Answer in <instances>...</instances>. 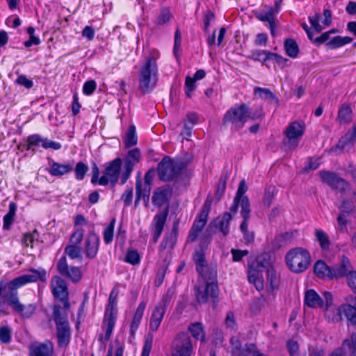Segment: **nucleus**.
I'll return each instance as SVG.
<instances>
[{
  "instance_id": "49",
  "label": "nucleus",
  "mask_w": 356,
  "mask_h": 356,
  "mask_svg": "<svg viewBox=\"0 0 356 356\" xmlns=\"http://www.w3.org/2000/svg\"><path fill=\"white\" fill-rule=\"evenodd\" d=\"M280 10L279 3H276L275 9H270L268 11L261 13L259 15L258 18L262 22H268V24H271L275 21V15Z\"/></svg>"
},
{
  "instance_id": "13",
  "label": "nucleus",
  "mask_w": 356,
  "mask_h": 356,
  "mask_svg": "<svg viewBox=\"0 0 356 356\" xmlns=\"http://www.w3.org/2000/svg\"><path fill=\"white\" fill-rule=\"evenodd\" d=\"M319 177L323 183L334 190L343 192L348 187V182L344 179L340 177L336 172L321 170L319 172Z\"/></svg>"
},
{
  "instance_id": "17",
  "label": "nucleus",
  "mask_w": 356,
  "mask_h": 356,
  "mask_svg": "<svg viewBox=\"0 0 356 356\" xmlns=\"http://www.w3.org/2000/svg\"><path fill=\"white\" fill-rule=\"evenodd\" d=\"M210 241V239L207 236H204L202 238L199 247L195 250L193 254V260L195 261L196 270L198 273H202L203 269L207 266V262L205 258V250Z\"/></svg>"
},
{
  "instance_id": "63",
  "label": "nucleus",
  "mask_w": 356,
  "mask_h": 356,
  "mask_svg": "<svg viewBox=\"0 0 356 356\" xmlns=\"http://www.w3.org/2000/svg\"><path fill=\"white\" fill-rule=\"evenodd\" d=\"M97 87L96 82L94 80L86 81L83 87V91L85 95H90L95 90Z\"/></svg>"
},
{
  "instance_id": "34",
  "label": "nucleus",
  "mask_w": 356,
  "mask_h": 356,
  "mask_svg": "<svg viewBox=\"0 0 356 356\" xmlns=\"http://www.w3.org/2000/svg\"><path fill=\"white\" fill-rule=\"evenodd\" d=\"M356 140V124L353 127L351 131H348L343 138H341L336 148L343 149L348 144L353 145Z\"/></svg>"
},
{
  "instance_id": "40",
  "label": "nucleus",
  "mask_w": 356,
  "mask_h": 356,
  "mask_svg": "<svg viewBox=\"0 0 356 356\" xmlns=\"http://www.w3.org/2000/svg\"><path fill=\"white\" fill-rule=\"evenodd\" d=\"M250 208H248V202L246 200L243 203V209L241 211V216L243 218V221L240 225V230L241 232L248 231V220L250 218Z\"/></svg>"
},
{
  "instance_id": "20",
  "label": "nucleus",
  "mask_w": 356,
  "mask_h": 356,
  "mask_svg": "<svg viewBox=\"0 0 356 356\" xmlns=\"http://www.w3.org/2000/svg\"><path fill=\"white\" fill-rule=\"evenodd\" d=\"M172 190L169 185H165L159 188H157L153 193L152 200V203L158 207H161L165 204L168 205L170 199L172 196Z\"/></svg>"
},
{
  "instance_id": "58",
  "label": "nucleus",
  "mask_w": 356,
  "mask_h": 356,
  "mask_svg": "<svg viewBox=\"0 0 356 356\" xmlns=\"http://www.w3.org/2000/svg\"><path fill=\"white\" fill-rule=\"evenodd\" d=\"M187 121L191 124L190 125L188 124L187 123H185L184 124V127H185V129H186V134L187 136H190L191 135V130L193 127V126L197 123V115L196 113H189L187 116Z\"/></svg>"
},
{
  "instance_id": "12",
  "label": "nucleus",
  "mask_w": 356,
  "mask_h": 356,
  "mask_svg": "<svg viewBox=\"0 0 356 356\" xmlns=\"http://www.w3.org/2000/svg\"><path fill=\"white\" fill-rule=\"evenodd\" d=\"M232 220V215L231 213L224 212L221 216L217 217L210 223L204 236L210 239L211 235L214 233L213 229H218L224 236H227L229 233V222Z\"/></svg>"
},
{
  "instance_id": "59",
  "label": "nucleus",
  "mask_w": 356,
  "mask_h": 356,
  "mask_svg": "<svg viewBox=\"0 0 356 356\" xmlns=\"http://www.w3.org/2000/svg\"><path fill=\"white\" fill-rule=\"evenodd\" d=\"M195 80L193 79L190 76H187L185 80V89H186V95L188 97H191L192 92L195 89L196 84Z\"/></svg>"
},
{
  "instance_id": "61",
  "label": "nucleus",
  "mask_w": 356,
  "mask_h": 356,
  "mask_svg": "<svg viewBox=\"0 0 356 356\" xmlns=\"http://www.w3.org/2000/svg\"><path fill=\"white\" fill-rule=\"evenodd\" d=\"M241 355H243V356H248V355L250 356H257V355L263 354L257 350L256 345L250 343L245 345V348L241 352Z\"/></svg>"
},
{
  "instance_id": "36",
  "label": "nucleus",
  "mask_w": 356,
  "mask_h": 356,
  "mask_svg": "<svg viewBox=\"0 0 356 356\" xmlns=\"http://www.w3.org/2000/svg\"><path fill=\"white\" fill-rule=\"evenodd\" d=\"M284 49L286 54L291 58H296L299 53V47L295 40L288 38L284 41Z\"/></svg>"
},
{
  "instance_id": "26",
  "label": "nucleus",
  "mask_w": 356,
  "mask_h": 356,
  "mask_svg": "<svg viewBox=\"0 0 356 356\" xmlns=\"http://www.w3.org/2000/svg\"><path fill=\"white\" fill-rule=\"evenodd\" d=\"M151 192V186L148 184H144V187H142V181L138 178L136 181V200L135 206H137L141 198L143 199L145 202H148L149 200Z\"/></svg>"
},
{
  "instance_id": "23",
  "label": "nucleus",
  "mask_w": 356,
  "mask_h": 356,
  "mask_svg": "<svg viewBox=\"0 0 356 356\" xmlns=\"http://www.w3.org/2000/svg\"><path fill=\"white\" fill-rule=\"evenodd\" d=\"M49 165L47 170L51 175L54 177H61L73 170V164L70 162L62 164L49 159Z\"/></svg>"
},
{
  "instance_id": "35",
  "label": "nucleus",
  "mask_w": 356,
  "mask_h": 356,
  "mask_svg": "<svg viewBox=\"0 0 356 356\" xmlns=\"http://www.w3.org/2000/svg\"><path fill=\"white\" fill-rule=\"evenodd\" d=\"M261 269L257 268V270L251 269L248 271V280L250 283L254 284L257 290L260 291L264 288V281L259 277V272Z\"/></svg>"
},
{
  "instance_id": "31",
  "label": "nucleus",
  "mask_w": 356,
  "mask_h": 356,
  "mask_svg": "<svg viewBox=\"0 0 356 356\" xmlns=\"http://www.w3.org/2000/svg\"><path fill=\"white\" fill-rule=\"evenodd\" d=\"M165 313V310L161 307L155 306L154 309L152 314L149 323V329L155 332L159 327L163 316Z\"/></svg>"
},
{
  "instance_id": "54",
  "label": "nucleus",
  "mask_w": 356,
  "mask_h": 356,
  "mask_svg": "<svg viewBox=\"0 0 356 356\" xmlns=\"http://www.w3.org/2000/svg\"><path fill=\"white\" fill-rule=\"evenodd\" d=\"M226 188V177H221L219 179L218 183L216 186V193H215V198L217 202L220 201L221 197L223 196L225 193Z\"/></svg>"
},
{
  "instance_id": "46",
  "label": "nucleus",
  "mask_w": 356,
  "mask_h": 356,
  "mask_svg": "<svg viewBox=\"0 0 356 356\" xmlns=\"http://www.w3.org/2000/svg\"><path fill=\"white\" fill-rule=\"evenodd\" d=\"M175 293V287L174 286H170L166 292L163 294L161 301L156 306L161 307L166 311L167 307L170 303L172 297Z\"/></svg>"
},
{
  "instance_id": "38",
  "label": "nucleus",
  "mask_w": 356,
  "mask_h": 356,
  "mask_svg": "<svg viewBox=\"0 0 356 356\" xmlns=\"http://www.w3.org/2000/svg\"><path fill=\"white\" fill-rule=\"evenodd\" d=\"M352 41L353 38L348 36H335L327 42L326 45L328 46L330 49H334L350 43Z\"/></svg>"
},
{
  "instance_id": "51",
  "label": "nucleus",
  "mask_w": 356,
  "mask_h": 356,
  "mask_svg": "<svg viewBox=\"0 0 356 356\" xmlns=\"http://www.w3.org/2000/svg\"><path fill=\"white\" fill-rule=\"evenodd\" d=\"M271 52L266 50H257L252 52V58L253 60L264 63L270 60Z\"/></svg>"
},
{
  "instance_id": "15",
  "label": "nucleus",
  "mask_w": 356,
  "mask_h": 356,
  "mask_svg": "<svg viewBox=\"0 0 356 356\" xmlns=\"http://www.w3.org/2000/svg\"><path fill=\"white\" fill-rule=\"evenodd\" d=\"M57 269L59 273L65 277L70 279L73 282H79L82 277L79 267L69 266L65 256H63L58 260Z\"/></svg>"
},
{
  "instance_id": "3",
  "label": "nucleus",
  "mask_w": 356,
  "mask_h": 356,
  "mask_svg": "<svg viewBox=\"0 0 356 356\" xmlns=\"http://www.w3.org/2000/svg\"><path fill=\"white\" fill-rule=\"evenodd\" d=\"M158 68L156 59L149 57L145 64L141 67L138 75V88L143 93L149 92L156 86Z\"/></svg>"
},
{
  "instance_id": "10",
  "label": "nucleus",
  "mask_w": 356,
  "mask_h": 356,
  "mask_svg": "<svg viewBox=\"0 0 356 356\" xmlns=\"http://www.w3.org/2000/svg\"><path fill=\"white\" fill-rule=\"evenodd\" d=\"M193 347L187 332H180L175 337L171 347L172 356H190Z\"/></svg>"
},
{
  "instance_id": "60",
  "label": "nucleus",
  "mask_w": 356,
  "mask_h": 356,
  "mask_svg": "<svg viewBox=\"0 0 356 356\" xmlns=\"http://www.w3.org/2000/svg\"><path fill=\"white\" fill-rule=\"evenodd\" d=\"M167 268L168 264L163 265L159 268L154 280V285L156 287H159L162 284Z\"/></svg>"
},
{
  "instance_id": "5",
  "label": "nucleus",
  "mask_w": 356,
  "mask_h": 356,
  "mask_svg": "<svg viewBox=\"0 0 356 356\" xmlns=\"http://www.w3.org/2000/svg\"><path fill=\"white\" fill-rule=\"evenodd\" d=\"M187 166L183 160L173 161L170 156H165L158 164L157 172L159 179L164 181H172L177 178Z\"/></svg>"
},
{
  "instance_id": "45",
  "label": "nucleus",
  "mask_w": 356,
  "mask_h": 356,
  "mask_svg": "<svg viewBox=\"0 0 356 356\" xmlns=\"http://www.w3.org/2000/svg\"><path fill=\"white\" fill-rule=\"evenodd\" d=\"M247 189H248V188L245 185V180L244 179L241 180L239 183L236 194L234 197L240 200L241 201L242 200L241 209H243V205L245 200L248 202V208H250V200L247 196L244 195L245 193L247 191Z\"/></svg>"
},
{
  "instance_id": "16",
  "label": "nucleus",
  "mask_w": 356,
  "mask_h": 356,
  "mask_svg": "<svg viewBox=\"0 0 356 356\" xmlns=\"http://www.w3.org/2000/svg\"><path fill=\"white\" fill-rule=\"evenodd\" d=\"M331 280H339L344 277L348 279V275L353 271V268L348 258L343 255L339 264L331 266Z\"/></svg>"
},
{
  "instance_id": "24",
  "label": "nucleus",
  "mask_w": 356,
  "mask_h": 356,
  "mask_svg": "<svg viewBox=\"0 0 356 356\" xmlns=\"http://www.w3.org/2000/svg\"><path fill=\"white\" fill-rule=\"evenodd\" d=\"M168 207L165 209V210L161 213H158L154 216V231L153 234V242L156 243L159 237L161 236L163 227L168 216Z\"/></svg>"
},
{
  "instance_id": "25",
  "label": "nucleus",
  "mask_w": 356,
  "mask_h": 356,
  "mask_svg": "<svg viewBox=\"0 0 356 356\" xmlns=\"http://www.w3.org/2000/svg\"><path fill=\"white\" fill-rule=\"evenodd\" d=\"M208 217L203 216L202 215L200 214L197 217V218L195 220L189 235L188 236V241L193 242L195 241L200 233L202 231L203 228L204 227L207 222Z\"/></svg>"
},
{
  "instance_id": "18",
  "label": "nucleus",
  "mask_w": 356,
  "mask_h": 356,
  "mask_svg": "<svg viewBox=\"0 0 356 356\" xmlns=\"http://www.w3.org/2000/svg\"><path fill=\"white\" fill-rule=\"evenodd\" d=\"M257 268L261 269V270L263 268L266 270L267 282L270 284L272 290L278 286L280 276L274 266L266 258H264L262 260L261 259H257Z\"/></svg>"
},
{
  "instance_id": "56",
  "label": "nucleus",
  "mask_w": 356,
  "mask_h": 356,
  "mask_svg": "<svg viewBox=\"0 0 356 356\" xmlns=\"http://www.w3.org/2000/svg\"><path fill=\"white\" fill-rule=\"evenodd\" d=\"M124 261L130 264L136 265L139 264L140 257L136 250H131L127 251Z\"/></svg>"
},
{
  "instance_id": "57",
  "label": "nucleus",
  "mask_w": 356,
  "mask_h": 356,
  "mask_svg": "<svg viewBox=\"0 0 356 356\" xmlns=\"http://www.w3.org/2000/svg\"><path fill=\"white\" fill-rule=\"evenodd\" d=\"M12 331L8 326L0 327V341L3 343H9L11 341Z\"/></svg>"
},
{
  "instance_id": "4",
  "label": "nucleus",
  "mask_w": 356,
  "mask_h": 356,
  "mask_svg": "<svg viewBox=\"0 0 356 356\" xmlns=\"http://www.w3.org/2000/svg\"><path fill=\"white\" fill-rule=\"evenodd\" d=\"M288 268L295 273L305 271L311 264V256L309 251L303 248L291 249L285 256Z\"/></svg>"
},
{
  "instance_id": "32",
  "label": "nucleus",
  "mask_w": 356,
  "mask_h": 356,
  "mask_svg": "<svg viewBox=\"0 0 356 356\" xmlns=\"http://www.w3.org/2000/svg\"><path fill=\"white\" fill-rule=\"evenodd\" d=\"M178 227L179 222H174L171 233L165 236V238L163 239V242L161 244V247L163 250L166 248L172 249L174 248L177 242Z\"/></svg>"
},
{
  "instance_id": "52",
  "label": "nucleus",
  "mask_w": 356,
  "mask_h": 356,
  "mask_svg": "<svg viewBox=\"0 0 356 356\" xmlns=\"http://www.w3.org/2000/svg\"><path fill=\"white\" fill-rule=\"evenodd\" d=\"M115 223V219L113 218L104 231V241L106 244L110 243L113 241Z\"/></svg>"
},
{
  "instance_id": "62",
  "label": "nucleus",
  "mask_w": 356,
  "mask_h": 356,
  "mask_svg": "<svg viewBox=\"0 0 356 356\" xmlns=\"http://www.w3.org/2000/svg\"><path fill=\"white\" fill-rule=\"evenodd\" d=\"M84 230L82 228L76 229L70 237V242L74 245H79L83 240Z\"/></svg>"
},
{
  "instance_id": "6",
  "label": "nucleus",
  "mask_w": 356,
  "mask_h": 356,
  "mask_svg": "<svg viewBox=\"0 0 356 356\" xmlns=\"http://www.w3.org/2000/svg\"><path fill=\"white\" fill-rule=\"evenodd\" d=\"M344 315L348 321L352 325H356V307L348 304H344L336 309V314L332 317L333 322H339ZM343 346H348L352 356H356V334L352 335L350 339L343 341Z\"/></svg>"
},
{
  "instance_id": "47",
  "label": "nucleus",
  "mask_w": 356,
  "mask_h": 356,
  "mask_svg": "<svg viewBox=\"0 0 356 356\" xmlns=\"http://www.w3.org/2000/svg\"><path fill=\"white\" fill-rule=\"evenodd\" d=\"M65 254L72 259H82L81 248L78 246V245L71 244L67 245L65 248Z\"/></svg>"
},
{
  "instance_id": "14",
  "label": "nucleus",
  "mask_w": 356,
  "mask_h": 356,
  "mask_svg": "<svg viewBox=\"0 0 356 356\" xmlns=\"http://www.w3.org/2000/svg\"><path fill=\"white\" fill-rule=\"evenodd\" d=\"M140 160V152L138 148L128 152L124 159V170L120 176L121 184H124L129 178L134 167Z\"/></svg>"
},
{
  "instance_id": "8",
  "label": "nucleus",
  "mask_w": 356,
  "mask_h": 356,
  "mask_svg": "<svg viewBox=\"0 0 356 356\" xmlns=\"http://www.w3.org/2000/svg\"><path fill=\"white\" fill-rule=\"evenodd\" d=\"M305 124L294 121L286 127L284 134L285 138L282 140V148L286 151L295 149L305 132Z\"/></svg>"
},
{
  "instance_id": "22",
  "label": "nucleus",
  "mask_w": 356,
  "mask_h": 356,
  "mask_svg": "<svg viewBox=\"0 0 356 356\" xmlns=\"http://www.w3.org/2000/svg\"><path fill=\"white\" fill-rule=\"evenodd\" d=\"M51 287L55 298L60 300L68 298L67 286L64 280L58 276H54L51 280Z\"/></svg>"
},
{
  "instance_id": "48",
  "label": "nucleus",
  "mask_w": 356,
  "mask_h": 356,
  "mask_svg": "<svg viewBox=\"0 0 356 356\" xmlns=\"http://www.w3.org/2000/svg\"><path fill=\"white\" fill-rule=\"evenodd\" d=\"M199 274L206 280V283H216L217 271L215 268L207 266L203 269V273Z\"/></svg>"
},
{
  "instance_id": "21",
  "label": "nucleus",
  "mask_w": 356,
  "mask_h": 356,
  "mask_svg": "<svg viewBox=\"0 0 356 356\" xmlns=\"http://www.w3.org/2000/svg\"><path fill=\"white\" fill-rule=\"evenodd\" d=\"M99 246V237L93 232L87 235L84 243L86 256L88 259H94L98 252Z\"/></svg>"
},
{
  "instance_id": "33",
  "label": "nucleus",
  "mask_w": 356,
  "mask_h": 356,
  "mask_svg": "<svg viewBox=\"0 0 356 356\" xmlns=\"http://www.w3.org/2000/svg\"><path fill=\"white\" fill-rule=\"evenodd\" d=\"M337 120L340 124H348L351 122L352 110L348 104H344L339 108Z\"/></svg>"
},
{
  "instance_id": "9",
  "label": "nucleus",
  "mask_w": 356,
  "mask_h": 356,
  "mask_svg": "<svg viewBox=\"0 0 356 356\" xmlns=\"http://www.w3.org/2000/svg\"><path fill=\"white\" fill-rule=\"evenodd\" d=\"M121 168L122 159L120 158H115L108 163L102 172L103 175L100 177L99 185L106 186L110 184L111 188H113L120 178Z\"/></svg>"
},
{
  "instance_id": "29",
  "label": "nucleus",
  "mask_w": 356,
  "mask_h": 356,
  "mask_svg": "<svg viewBox=\"0 0 356 356\" xmlns=\"http://www.w3.org/2000/svg\"><path fill=\"white\" fill-rule=\"evenodd\" d=\"M254 94L259 97L267 101L269 104L275 105L276 107L279 105L278 98L268 88L257 87L254 88Z\"/></svg>"
},
{
  "instance_id": "30",
  "label": "nucleus",
  "mask_w": 356,
  "mask_h": 356,
  "mask_svg": "<svg viewBox=\"0 0 356 356\" xmlns=\"http://www.w3.org/2000/svg\"><path fill=\"white\" fill-rule=\"evenodd\" d=\"M314 271L319 278L331 280V266H327L323 260H318L315 263Z\"/></svg>"
},
{
  "instance_id": "55",
  "label": "nucleus",
  "mask_w": 356,
  "mask_h": 356,
  "mask_svg": "<svg viewBox=\"0 0 356 356\" xmlns=\"http://www.w3.org/2000/svg\"><path fill=\"white\" fill-rule=\"evenodd\" d=\"M88 171V166L83 162L76 163L74 172L76 179L83 180L85 175Z\"/></svg>"
},
{
  "instance_id": "27",
  "label": "nucleus",
  "mask_w": 356,
  "mask_h": 356,
  "mask_svg": "<svg viewBox=\"0 0 356 356\" xmlns=\"http://www.w3.org/2000/svg\"><path fill=\"white\" fill-rule=\"evenodd\" d=\"M145 307L146 303L145 302H141L134 313L132 321L130 325V334L132 337H134L135 333L141 322Z\"/></svg>"
},
{
  "instance_id": "1",
  "label": "nucleus",
  "mask_w": 356,
  "mask_h": 356,
  "mask_svg": "<svg viewBox=\"0 0 356 356\" xmlns=\"http://www.w3.org/2000/svg\"><path fill=\"white\" fill-rule=\"evenodd\" d=\"M263 115L262 109L258 108L252 111L246 104L231 108L224 115L222 123L224 125L232 124V129L236 131L241 129L248 120H256Z\"/></svg>"
},
{
  "instance_id": "50",
  "label": "nucleus",
  "mask_w": 356,
  "mask_h": 356,
  "mask_svg": "<svg viewBox=\"0 0 356 356\" xmlns=\"http://www.w3.org/2000/svg\"><path fill=\"white\" fill-rule=\"evenodd\" d=\"M43 141L44 138H42L38 134L31 135L27 138V144L26 145V149H32L33 151H34V147L38 146L40 145H42Z\"/></svg>"
},
{
  "instance_id": "2",
  "label": "nucleus",
  "mask_w": 356,
  "mask_h": 356,
  "mask_svg": "<svg viewBox=\"0 0 356 356\" xmlns=\"http://www.w3.org/2000/svg\"><path fill=\"white\" fill-rule=\"evenodd\" d=\"M53 314L56 327L58 346L60 348H65L71 339V330L67 312L63 311L60 305H55Z\"/></svg>"
},
{
  "instance_id": "37",
  "label": "nucleus",
  "mask_w": 356,
  "mask_h": 356,
  "mask_svg": "<svg viewBox=\"0 0 356 356\" xmlns=\"http://www.w3.org/2000/svg\"><path fill=\"white\" fill-rule=\"evenodd\" d=\"M17 210V205L14 202L9 204V211L3 217V228L5 230H8L14 221L15 212Z\"/></svg>"
},
{
  "instance_id": "42",
  "label": "nucleus",
  "mask_w": 356,
  "mask_h": 356,
  "mask_svg": "<svg viewBox=\"0 0 356 356\" xmlns=\"http://www.w3.org/2000/svg\"><path fill=\"white\" fill-rule=\"evenodd\" d=\"M137 136L136 134V127L134 125L129 126L126 134L124 145L126 147H130L137 144Z\"/></svg>"
},
{
  "instance_id": "41",
  "label": "nucleus",
  "mask_w": 356,
  "mask_h": 356,
  "mask_svg": "<svg viewBox=\"0 0 356 356\" xmlns=\"http://www.w3.org/2000/svg\"><path fill=\"white\" fill-rule=\"evenodd\" d=\"M277 192L276 188L273 186H270L266 188L262 200V204L265 207H270Z\"/></svg>"
},
{
  "instance_id": "44",
  "label": "nucleus",
  "mask_w": 356,
  "mask_h": 356,
  "mask_svg": "<svg viewBox=\"0 0 356 356\" xmlns=\"http://www.w3.org/2000/svg\"><path fill=\"white\" fill-rule=\"evenodd\" d=\"M314 234L317 241L320 244L321 248L323 250L329 249L330 243L326 233L322 229H316L314 231Z\"/></svg>"
},
{
  "instance_id": "7",
  "label": "nucleus",
  "mask_w": 356,
  "mask_h": 356,
  "mask_svg": "<svg viewBox=\"0 0 356 356\" xmlns=\"http://www.w3.org/2000/svg\"><path fill=\"white\" fill-rule=\"evenodd\" d=\"M117 297L118 292L113 289L109 296L102 324V328L105 330L104 341H108L110 339L115 325L118 314Z\"/></svg>"
},
{
  "instance_id": "39",
  "label": "nucleus",
  "mask_w": 356,
  "mask_h": 356,
  "mask_svg": "<svg viewBox=\"0 0 356 356\" xmlns=\"http://www.w3.org/2000/svg\"><path fill=\"white\" fill-rule=\"evenodd\" d=\"M188 330L192 336L196 339L203 341L204 339V332L203 325L201 323L196 322L191 323L188 327Z\"/></svg>"
},
{
  "instance_id": "64",
  "label": "nucleus",
  "mask_w": 356,
  "mask_h": 356,
  "mask_svg": "<svg viewBox=\"0 0 356 356\" xmlns=\"http://www.w3.org/2000/svg\"><path fill=\"white\" fill-rule=\"evenodd\" d=\"M230 342H231L232 345L233 346L232 355L233 356H240L241 355V343L240 341L235 337H232L230 339Z\"/></svg>"
},
{
  "instance_id": "19",
  "label": "nucleus",
  "mask_w": 356,
  "mask_h": 356,
  "mask_svg": "<svg viewBox=\"0 0 356 356\" xmlns=\"http://www.w3.org/2000/svg\"><path fill=\"white\" fill-rule=\"evenodd\" d=\"M54 344L49 340L34 342L29 346V356H53Z\"/></svg>"
},
{
  "instance_id": "53",
  "label": "nucleus",
  "mask_w": 356,
  "mask_h": 356,
  "mask_svg": "<svg viewBox=\"0 0 356 356\" xmlns=\"http://www.w3.org/2000/svg\"><path fill=\"white\" fill-rule=\"evenodd\" d=\"M39 237V234L36 229L33 232L25 233L23 236V243L26 247H33V243L35 241H37Z\"/></svg>"
},
{
  "instance_id": "43",
  "label": "nucleus",
  "mask_w": 356,
  "mask_h": 356,
  "mask_svg": "<svg viewBox=\"0 0 356 356\" xmlns=\"http://www.w3.org/2000/svg\"><path fill=\"white\" fill-rule=\"evenodd\" d=\"M172 15L168 7L161 8L160 13L158 15L154 23L157 25H163L172 18Z\"/></svg>"
},
{
  "instance_id": "11",
  "label": "nucleus",
  "mask_w": 356,
  "mask_h": 356,
  "mask_svg": "<svg viewBox=\"0 0 356 356\" xmlns=\"http://www.w3.org/2000/svg\"><path fill=\"white\" fill-rule=\"evenodd\" d=\"M195 294L197 301L200 304L206 303L211 298L216 305L218 296V286L217 283H205L204 285L195 286Z\"/></svg>"
},
{
  "instance_id": "28",
  "label": "nucleus",
  "mask_w": 356,
  "mask_h": 356,
  "mask_svg": "<svg viewBox=\"0 0 356 356\" xmlns=\"http://www.w3.org/2000/svg\"><path fill=\"white\" fill-rule=\"evenodd\" d=\"M305 304L312 308L323 307L324 300L314 289H310L305 293Z\"/></svg>"
}]
</instances>
